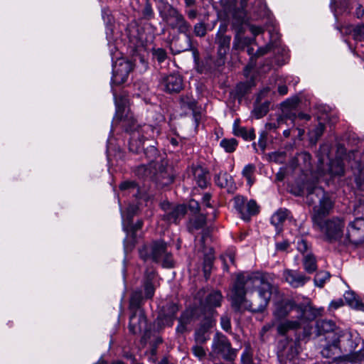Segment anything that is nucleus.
<instances>
[{
	"mask_svg": "<svg viewBox=\"0 0 364 364\" xmlns=\"http://www.w3.org/2000/svg\"><path fill=\"white\" fill-rule=\"evenodd\" d=\"M156 273L153 269H146L142 282L141 289L135 290L130 298L129 308L133 314L129 318V331L136 334L141 331H147V320L142 312L136 315V311L140 308L145 299L153 298L156 287L154 284Z\"/></svg>",
	"mask_w": 364,
	"mask_h": 364,
	"instance_id": "nucleus-1",
	"label": "nucleus"
},
{
	"mask_svg": "<svg viewBox=\"0 0 364 364\" xmlns=\"http://www.w3.org/2000/svg\"><path fill=\"white\" fill-rule=\"evenodd\" d=\"M271 276L260 272H245L239 273L232 285L230 293V300H235V303H240L247 292L252 291L259 288H265L272 286L270 280Z\"/></svg>",
	"mask_w": 364,
	"mask_h": 364,
	"instance_id": "nucleus-2",
	"label": "nucleus"
},
{
	"mask_svg": "<svg viewBox=\"0 0 364 364\" xmlns=\"http://www.w3.org/2000/svg\"><path fill=\"white\" fill-rule=\"evenodd\" d=\"M273 286L259 288L257 293L251 294L250 299L244 296L240 303L230 300L232 308L236 311H248L252 313H262L267 307L272 297Z\"/></svg>",
	"mask_w": 364,
	"mask_h": 364,
	"instance_id": "nucleus-3",
	"label": "nucleus"
},
{
	"mask_svg": "<svg viewBox=\"0 0 364 364\" xmlns=\"http://www.w3.org/2000/svg\"><path fill=\"white\" fill-rule=\"evenodd\" d=\"M140 257L146 261L151 259L156 263H161L164 267H173L172 254L167 250V244L162 240H156L150 245H144L139 250Z\"/></svg>",
	"mask_w": 364,
	"mask_h": 364,
	"instance_id": "nucleus-4",
	"label": "nucleus"
},
{
	"mask_svg": "<svg viewBox=\"0 0 364 364\" xmlns=\"http://www.w3.org/2000/svg\"><path fill=\"white\" fill-rule=\"evenodd\" d=\"M159 13L167 27L176 30L178 33L187 35L191 33V25L180 11L168 3L159 8Z\"/></svg>",
	"mask_w": 364,
	"mask_h": 364,
	"instance_id": "nucleus-5",
	"label": "nucleus"
},
{
	"mask_svg": "<svg viewBox=\"0 0 364 364\" xmlns=\"http://www.w3.org/2000/svg\"><path fill=\"white\" fill-rule=\"evenodd\" d=\"M316 194L319 198V203L314 207V212L311 216L313 224L318 223L326 219L333 208L332 200L326 195L323 189L314 185L306 187V197L308 201L314 203L313 195Z\"/></svg>",
	"mask_w": 364,
	"mask_h": 364,
	"instance_id": "nucleus-6",
	"label": "nucleus"
},
{
	"mask_svg": "<svg viewBox=\"0 0 364 364\" xmlns=\"http://www.w3.org/2000/svg\"><path fill=\"white\" fill-rule=\"evenodd\" d=\"M345 222L343 218L333 217L313 224V228L319 231L323 239L329 242L338 241L343 235Z\"/></svg>",
	"mask_w": 364,
	"mask_h": 364,
	"instance_id": "nucleus-7",
	"label": "nucleus"
},
{
	"mask_svg": "<svg viewBox=\"0 0 364 364\" xmlns=\"http://www.w3.org/2000/svg\"><path fill=\"white\" fill-rule=\"evenodd\" d=\"M122 126L127 132L130 134L129 149L130 151L138 154L142 150L144 145L143 130L131 114H127L124 117H120Z\"/></svg>",
	"mask_w": 364,
	"mask_h": 364,
	"instance_id": "nucleus-8",
	"label": "nucleus"
},
{
	"mask_svg": "<svg viewBox=\"0 0 364 364\" xmlns=\"http://www.w3.org/2000/svg\"><path fill=\"white\" fill-rule=\"evenodd\" d=\"M210 355L232 361L237 356V350L232 347L230 341L225 335L217 332L213 338Z\"/></svg>",
	"mask_w": 364,
	"mask_h": 364,
	"instance_id": "nucleus-9",
	"label": "nucleus"
},
{
	"mask_svg": "<svg viewBox=\"0 0 364 364\" xmlns=\"http://www.w3.org/2000/svg\"><path fill=\"white\" fill-rule=\"evenodd\" d=\"M164 211L162 219L168 224H178L187 213V208L183 204H172L164 202L161 204Z\"/></svg>",
	"mask_w": 364,
	"mask_h": 364,
	"instance_id": "nucleus-10",
	"label": "nucleus"
},
{
	"mask_svg": "<svg viewBox=\"0 0 364 364\" xmlns=\"http://www.w3.org/2000/svg\"><path fill=\"white\" fill-rule=\"evenodd\" d=\"M144 154L147 159L149 164L148 165L142 164L139 166L136 169V174L139 177H149L152 178L153 172L154 171V167L159 157L157 149L154 146H149L144 149Z\"/></svg>",
	"mask_w": 364,
	"mask_h": 364,
	"instance_id": "nucleus-11",
	"label": "nucleus"
},
{
	"mask_svg": "<svg viewBox=\"0 0 364 364\" xmlns=\"http://www.w3.org/2000/svg\"><path fill=\"white\" fill-rule=\"evenodd\" d=\"M346 238L349 242L358 245L364 242V218H358L347 228Z\"/></svg>",
	"mask_w": 364,
	"mask_h": 364,
	"instance_id": "nucleus-12",
	"label": "nucleus"
},
{
	"mask_svg": "<svg viewBox=\"0 0 364 364\" xmlns=\"http://www.w3.org/2000/svg\"><path fill=\"white\" fill-rule=\"evenodd\" d=\"M160 86L167 93H178L183 88V77L175 73L164 75L160 80Z\"/></svg>",
	"mask_w": 364,
	"mask_h": 364,
	"instance_id": "nucleus-13",
	"label": "nucleus"
},
{
	"mask_svg": "<svg viewBox=\"0 0 364 364\" xmlns=\"http://www.w3.org/2000/svg\"><path fill=\"white\" fill-rule=\"evenodd\" d=\"M321 353L323 358H331L333 361L343 360L350 362H357L364 359V353H362L361 355L355 353L352 355L340 356V348L336 343L326 346L322 349Z\"/></svg>",
	"mask_w": 364,
	"mask_h": 364,
	"instance_id": "nucleus-14",
	"label": "nucleus"
},
{
	"mask_svg": "<svg viewBox=\"0 0 364 364\" xmlns=\"http://www.w3.org/2000/svg\"><path fill=\"white\" fill-rule=\"evenodd\" d=\"M282 276L285 282L295 289L304 287L311 279L304 273L290 269H284Z\"/></svg>",
	"mask_w": 364,
	"mask_h": 364,
	"instance_id": "nucleus-15",
	"label": "nucleus"
},
{
	"mask_svg": "<svg viewBox=\"0 0 364 364\" xmlns=\"http://www.w3.org/2000/svg\"><path fill=\"white\" fill-rule=\"evenodd\" d=\"M225 26H220L216 33L215 42L218 44V55L220 58H223L230 50L231 36L225 35Z\"/></svg>",
	"mask_w": 364,
	"mask_h": 364,
	"instance_id": "nucleus-16",
	"label": "nucleus"
},
{
	"mask_svg": "<svg viewBox=\"0 0 364 364\" xmlns=\"http://www.w3.org/2000/svg\"><path fill=\"white\" fill-rule=\"evenodd\" d=\"M133 70L132 64L129 61L119 63L118 68L113 70L112 82L115 85H120L127 81L129 73Z\"/></svg>",
	"mask_w": 364,
	"mask_h": 364,
	"instance_id": "nucleus-17",
	"label": "nucleus"
},
{
	"mask_svg": "<svg viewBox=\"0 0 364 364\" xmlns=\"http://www.w3.org/2000/svg\"><path fill=\"white\" fill-rule=\"evenodd\" d=\"M152 179L163 186H168L173 181V177L167 171L166 167L163 164L156 161L154 165Z\"/></svg>",
	"mask_w": 364,
	"mask_h": 364,
	"instance_id": "nucleus-18",
	"label": "nucleus"
},
{
	"mask_svg": "<svg viewBox=\"0 0 364 364\" xmlns=\"http://www.w3.org/2000/svg\"><path fill=\"white\" fill-rule=\"evenodd\" d=\"M189 177H192L196 183L204 188L208 185V171L200 166H192L189 170Z\"/></svg>",
	"mask_w": 364,
	"mask_h": 364,
	"instance_id": "nucleus-19",
	"label": "nucleus"
},
{
	"mask_svg": "<svg viewBox=\"0 0 364 364\" xmlns=\"http://www.w3.org/2000/svg\"><path fill=\"white\" fill-rule=\"evenodd\" d=\"M296 306H298V305L292 300H287L277 304L273 312L274 319L279 321L286 318L294 309H296Z\"/></svg>",
	"mask_w": 364,
	"mask_h": 364,
	"instance_id": "nucleus-20",
	"label": "nucleus"
},
{
	"mask_svg": "<svg viewBox=\"0 0 364 364\" xmlns=\"http://www.w3.org/2000/svg\"><path fill=\"white\" fill-rule=\"evenodd\" d=\"M214 179L215 184L222 188H226L228 191H233L235 189L232 177L226 171H220L215 176Z\"/></svg>",
	"mask_w": 364,
	"mask_h": 364,
	"instance_id": "nucleus-21",
	"label": "nucleus"
},
{
	"mask_svg": "<svg viewBox=\"0 0 364 364\" xmlns=\"http://www.w3.org/2000/svg\"><path fill=\"white\" fill-rule=\"evenodd\" d=\"M301 323L297 318L296 320H284L277 322V331L280 336H285L289 331L297 330L301 328Z\"/></svg>",
	"mask_w": 364,
	"mask_h": 364,
	"instance_id": "nucleus-22",
	"label": "nucleus"
},
{
	"mask_svg": "<svg viewBox=\"0 0 364 364\" xmlns=\"http://www.w3.org/2000/svg\"><path fill=\"white\" fill-rule=\"evenodd\" d=\"M240 120L236 119L234 122L232 130L233 134L237 136H240L246 141H251L255 139V134L253 128L247 129L245 127H241L239 124Z\"/></svg>",
	"mask_w": 364,
	"mask_h": 364,
	"instance_id": "nucleus-23",
	"label": "nucleus"
},
{
	"mask_svg": "<svg viewBox=\"0 0 364 364\" xmlns=\"http://www.w3.org/2000/svg\"><path fill=\"white\" fill-rule=\"evenodd\" d=\"M326 172L331 176H342L345 173V166L342 159L336 158L329 161Z\"/></svg>",
	"mask_w": 364,
	"mask_h": 364,
	"instance_id": "nucleus-24",
	"label": "nucleus"
},
{
	"mask_svg": "<svg viewBox=\"0 0 364 364\" xmlns=\"http://www.w3.org/2000/svg\"><path fill=\"white\" fill-rule=\"evenodd\" d=\"M296 310L299 313L298 318L301 322L302 320H314L317 316V311L311 306L300 304L296 306Z\"/></svg>",
	"mask_w": 364,
	"mask_h": 364,
	"instance_id": "nucleus-25",
	"label": "nucleus"
},
{
	"mask_svg": "<svg viewBox=\"0 0 364 364\" xmlns=\"http://www.w3.org/2000/svg\"><path fill=\"white\" fill-rule=\"evenodd\" d=\"M184 13L188 19L193 21L200 16V11L197 5V0H183Z\"/></svg>",
	"mask_w": 364,
	"mask_h": 364,
	"instance_id": "nucleus-26",
	"label": "nucleus"
},
{
	"mask_svg": "<svg viewBox=\"0 0 364 364\" xmlns=\"http://www.w3.org/2000/svg\"><path fill=\"white\" fill-rule=\"evenodd\" d=\"M343 297L347 304L352 309L364 311V304L356 296L353 291H346L344 294Z\"/></svg>",
	"mask_w": 364,
	"mask_h": 364,
	"instance_id": "nucleus-27",
	"label": "nucleus"
},
{
	"mask_svg": "<svg viewBox=\"0 0 364 364\" xmlns=\"http://www.w3.org/2000/svg\"><path fill=\"white\" fill-rule=\"evenodd\" d=\"M302 265L307 274H313L318 268L316 257L311 253H306L303 257Z\"/></svg>",
	"mask_w": 364,
	"mask_h": 364,
	"instance_id": "nucleus-28",
	"label": "nucleus"
},
{
	"mask_svg": "<svg viewBox=\"0 0 364 364\" xmlns=\"http://www.w3.org/2000/svg\"><path fill=\"white\" fill-rule=\"evenodd\" d=\"M289 211L287 209H279L272 215L271 218V223L274 225L277 230H280L282 224L289 216Z\"/></svg>",
	"mask_w": 364,
	"mask_h": 364,
	"instance_id": "nucleus-29",
	"label": "nucleus"
},
{
	"mask_svg": "<svg viewBox=\"0 0 364 364\" xmlns=\"http://www.w3.org/2000/svg\"><path fill=\"white\" fill-rule=\"evenodd\" d=\"M173 44L178 53L189 50L192 46L190 33L187 35H184V38L181 40L179 38L175 40Z\"/></svg>",
	"mask_w": 364,
	"mask_h": 364,
	"instance_id": "nucleus-30",
	"label": "nucleus"
},
{
	"mask_svg": "<svg viewBox=\"0 0 364 364\" xmlns=\"http://www.w3.org/2000/svg\"><path fill=\"white\" fill-rule=\"evenodd\" d=\"M253 39L249 37L242 36L237 33L234 38L232 48L236 50H244L245 47L250 46Z\"/></svg>",
	"mask_w": 364,
	"mask_h": 364,
	"instance_id": "nucleus-31",
	"label": "nucleus"
},
{
	"mask_svg": "<svg viewBox=\"0 0 364 364\" xmlns=\"http://www.w3.org/2000/svg\"><path fill=\"white\" fill-rule=\"evenodd\" d=\"M244 206V213H239L243 220H249L251 215L257 214L259 211L257 203L253 200L245 203Z\"/></svg>",
	"mask_w": 364,
	"mask_h": 364,
	"instance_id": "nucleus-32",
	"label": "nucleus"
},
{
	"mask_svg": "<svg viewBox=\"0 0 364 364\" xmlns=\"http://www.w3.org/2000/svg\"><path fill=\"white\" fill-rule=\"evenodd\" d=\"M223 296L220 291L210 292L205 298V305L209 308L218 307L221 305Z\"/></svg>",
	"mask_w": 364,
	"mask_h": 364,
	"instance_id": "nucleus-33",
	"label": "nucleus"
},
{
	"mask_svg": "<svg viewBox=\"0 0 364 364\" xmlns=\"http://www.w3.org/2000/svg\"><path fill=\"white\" fill-rule=\"evenodd\" d=\"M299 102V99L294 97L288 99L282 103V112L286 117L289 118V114H292L291 112L296 108Z\"/></svg>",
	"mask_w": 364,
	"mask_h": 364,
	"instance_id": "nucleus-34",
	"label": "nucleus"
},
{
	"mask_svg": "<svg viewBox=\"0 0 364 364\" xmlns=\"http://www.w3.org/2000/svg\"><path fill=\"white\" fill-rule=\"evenodd\" d=\"M225 11L231 14L234 17L243 18L240 11H237V0H222Z\"/></svg>",
	"mask_w": 364,
	"mask_h": 364,
	"instance_id": "nucleus-35",
	"label": "nucleus"
},
{
	"mask_svg": "<svg viewBox=\"0 0 364 364\" xmlns=\"http://www.w3.org/2000/svg\"><path fill=\"white\" fill-rule=\"evenodd\" d=\"M331 277V274L328 272L326 271H319L318 272L314 279V282L315 286L322 288L326 282L329 280Z\"/></svg>",
	"mask_w": 364,
	"mask_h": 364,
	"instance_id": "nucleus-36",
	"label": "nucleus"
},
{
	"mask_svg": "<svg viewBox=\"0 0 364 364\" xmlns=\"http://www.w3.org/2000/svg\"><path fill=\"white\" fill-rule=\"evenodd\" d=\"M325 129V125L321 122L309 132L310 141L311 144H316L318 139L321 136Z\"/></svg>",
	"mask_w": 364,
	"mask_h": 364,
	"instance_id": "nucleus-37",
	"label": "nucleus"
},
{
	"mask_svg": "<svg viewBox=\"0 0 364 364\" xmlns=\"http://www.w3.org/2000/svg\"><path fill=\"white\" fill-rule=\"evenodd\" d=\"M143 221L139 220L135 224H132V220H127L126 223H124V230L127 233H132L134 236L136 232L142 228Z\"/></svg>",
	"mask_w": 364,
	"mask_h": 364,
	"instance_id": "nucleus-38",
	"label": "nucleus"
},
{
	"mask_svg": "<svg viewBox=\"0 0 364 364\" xmlns=\"http://www.w3.org/2000/svg\"><path fill=\"white\" fill-rule=\"evenodd\" d=\"M193 34L196 37L203 38L208 32V25L204 21H198L193 25Z\"/></svg>",
	"mask_w": 364,
	"mask_h": 364,
	"instance_id": "nucleus-39",
	"label": "nucleus"
},
{
	"mask_svg": "<svg viewBox=\"0 0 364 364\" xmlns=\"http://www.w3.org/2000/svg\"><path fill=\"white\" fill-rule=\"evenodd\" d=\"M206 222V215L204 214H200L198 215L193 220L190 222L189 229L193 231L195 230H199L202 228Z\"/></svg>",
	"mask_w": 364,
	"mask_h": 364,
	"instance_id": "nucleus-40",
	"label": "nucleus"
},
{
	"mask_svg": "<svg viewBox=\"0 0 364 364\" xmlns=\"http://www.w3.org/2000/svg\"><path fill=\"white\" fill-rule=\"evenodd\" d=\"M225 151L231 153L233 152L237 146V141L235 139H223L220 143Z\"/></svg>",
	"mask_w": 364,
	"mask_h": 364,
	"instance_id": "nucleus-41",
	"label": "nucleus"
},
{
	"mask_svg": "<svg viewBox=\"0 0 364 364\" xmlns=\"http://www.w3.org/2000/svg\"><path fill=\"white\" fill-rule=\"evenodd\" d=\"M255 166L254 164H249L244 167L242 171V176L247 179V183L250 186H252L254 183L252 176L255 173Z\"/></svg>",
	"mask_w": 364,
	"mask_h": 364,
	"instance_id": "nucleus-42",
	"label": "nucleus"
},
{
	"mask_svg": "<svg viewBox=\"0 0 364 364\" xmlns=\"http://www.w3.org/2000/svg\"><path fill=\"white\" fill-rule=\"evenodd\" d=\"M355 181L358 188L364 191V166L359 165L358 171L355 172Z\"/></svg>",
	"mask_w": 364,
	"mask_h": 364,
	"instance_id": "nucleus-43",
	"label": "nucleus"
},
{
	"mask_svg": "<svg viewBox=\"0 0 364 364\" xmlns=\"http://www.w3.org/2000/svg\"><path fill=\"white\" fill-rule=\"evenodd\" d=\"M208 339V331L200 327L196 330L195 340L198 343H204Z\"/></svg>",
	"mask_w": 364,
	"mask_h": 364,
	"instance_id": "nucleus-44",
	"label": "nucleus"
},
{
	"mask_svg": "<svg viewBox=\"0 0 364 364\" xmlns=\"http://www.w3.org/2000/svg\"><path fill=\"white\" fill-rule=\"evenodd\" d=\"M267 6L264 0H255L252 6V12L258 16H262L266 12Z\"/></svg>",
	"mask_w": 364,
	"mask_h": 364,
	"instance_id": "nucleus-45",
	"label": "nucleus"
},
{
	"mask_svg": "<svg viewBox=\"0 0 364 364\" xmlns=\"http://www.w3.org/2000/svg\"><path fill=\"white\" fill-rule=\"evenodd\" d=\"M181 105L183 108L194 110L196 107V102L192 97L186 95L181 97Z\"/></svg>",
	"mask_w": 364,
	"mask_h": 364,
	"instance_id": "nucleus-46",
	"label": "nucleus"
},
{
	"mask_svg": "<svg viewBox=\"0 0 364 364\" xmlns=\"http://www.w3.org/2000/svg\"><path fill=\"white\" fill-rule=\"evenodd\" d=\"M119 188L122 191H129V192H133L134 195H135V192L138 193L139 191V187L134 181H124L119 185Z\"/></svg>",
	"mask_w": 364,
	"mask_h": 364,
	"instance_id": "nucleus-47",
	"label": "nucleus"
},
{
	"mask_svg": "<svg viewBox=\"0 0 364 364\" xmlns=\"http://www.w3.org/2000/svg\"><path fill=\"white\" fill-rule=\"evenodd\" d=\"M114 97L117 107V115H119L121 112V109L127 105L128 100L126 96L117 97L115 94H114Z\"/></svg>",
	"mask_w": 364,
	"mask_h": 364,
	"instance_id": "nucleus-48",
	"label": "nucleus"
},
{
	"mask_svg": "<svg viewBox=\"0 0 364 364\" xmlns=\"http://www.w3.org/2000/svg\"><path fill=\"white\" fill-rule=\"evenodd\" d=\"M234 208L236 209V210L240 213H244V205L246 203V199L241 196H237L234 198Z\"/></svg>",
	"mask_w": 364,
	"mask_h": 364,
	"instance_id": "nucleus-49",
	"label": "nucleus"
},
{
	"mask_svg": "<svg viewBox=\"0 0 364 364\" xmlns=\"http://www.w3.org/2000/svg\"><path fill=\"white\" fill-rule=\"evenodd\" d=\"M153 56L156 60L161 63L164 62L167 58V53L163 48H156L152 50Z\"/></svg>",
	"mask_w": 364,
	"mask_h": 364,
	"instance_id": "nucleus-50",
	"label": "nucleus"
},
{
	"mask_svg": "<svg viewBox=\"0 0 364 364\" xmlns=\"http://www.w3.org/2000/svg\"><path fill=\"white\" fill-rule=\"evenodd\" d=\"M220 326L221 328L226 332L230 333L232 330V326L230 322V317L227 314L223 315L220 318Z\"/></svg>",
	"mask_w": 364,
	"mask_h": 364,
	"instance_id": "nucleus-51",
	"label": "nucleus"
},
{
	"mask_svg": "<svg viewBox=\"0 0 364 364\" xmlns=\"http://www.w3.org/2000/svg\"><path fill=\"white\" fill-rule=\"evenodd\" d=\"M214 311L212 312V315L210 316L205 317L200 323V326L208 330H209L213 326L215 323V320L213 317Z\"/></svg>",
	"mask_w": 364,
	"mask_h": 364,
	"instance_id": "nucleus-52",
	"label": "nucleus"
},
{
	"mask_svg": "<svg viewBox=\"0 0 364 364\" xmlns=\"http://www.w3.org/2000/svg\"><path fill=\"white\" fill-rule=\"evenodd\" d=\"M142 15L143 17L146 19H151L154 16V13L153 11V9L151 7V5L149 2L146 1L143 10H142Z\"/></svg>",
	"mask_w": 364,
	"mask_h": 364,
	"instance_id": "nucleus-53",
	"label": "nucleus"
},
{
	"mask_svg": "<svg viewBox=\"0 0 364 364\" xmlns=\"http://www.w3.org/2000/svg\"><path fill=\"white\" fill-rule=\"evenodd\" d=\"M297 250L302 254H305L309 250V244L307 241L304 239L300 238L297 241L296 244Z\"/></svg>",
	"mask_w": 364,
	"mask_h": 364,
	"instance_id": "nucleus-54",
	"label": "nucleus"
},
{
	"mask_svg": "<svg viewBox=\"0 0 364 364\" xmlns=\"http://www.w3.org/2000/svg\"><path fill=\"white\" fill-rule=\"evenodd\" d=\"M277 322L278 321L277 320L274 319L272 321L264 324L260 331L261 337H263L266 333H267L268 331L272 330L275 326H277Z\"/></svg>",
	"mask_w": 364,
	"mask_h": 364,
	"instance_id": "nucleus-55",
	"label": "nucleus"
},
{
	"mask_svg": "<svg viewBox=\"0 0 364 364\" xmlns=\"http://www.w3.org/2000/svg\"><path fill=\"white\" fill-rule=\"evenodd\" d=\"M192 317L193 315L191 311H185L181 314V316L178 318V323H182L188 325L191 323Z\"/></svg>",
	"mask_w": 364,
	"mask_h": 364,
	"instance_id": "nucleus-56",
	"label": "nucleus"
},
{
	"mask_svg": "<svg viewBox=\"0 0 364 364\" xmlns=\"http://www.w3.org/2000/svg\"><path fill=\"white\" fill-rule=\"evenodd\" d=\"M193 354L199 359H202L205 355V351L202 346H195L192 348Z\"/></svg>",
	"mask_w": 364,
	"mask_h": 364,
	"instance_id": "nucleus-57",
	"label": "nucleus"
},
{
	"mask_svg": "<svg viewBox=\"0 0 364 364\" xmlns=\"http://www.w3.org/2000/svg\"><path fill=\"white\" fill-rule=\"evenodd\" d=\"M258 145L261 149L262 151H264L267 146V133L265 132H262L259 134V138L258 140Z\"/></svg>",
	"mask_w": 364,
	"mask_h": 364,
	"instance_id": "nucleus-58",
	"label": "nucleus"
},
{
	"mask_svg": "<svg viewBox=\"0 0 364 364\" xmlns=\"http://www.w3.org/2000/svg\"><path fill=\"white\" fill-rule=\"evenodd\" d=\"M296 118L309 121L311 119V116L309 114H304L302 112L299 113L298 115H296L295 113H293L289 114V119H291L292 122H294V120Z\"/></svg>",
	"mask_w": 364,
	"mask_h": 364,
	"instance_id": "nucleus-59",
	"label": "nucleus"
},
{
	"mask_svg": "<svg viewBox=\"0 0 364 364\" xmlns=\"http://www.w3.org/2000/svg\"><path fill=\"white\" fill-rule=\"evenodd\" d=\"M289 247V242L287 240H283L276 243V250L277 251L284 252Z\"/></svg>",
	"mask_w": 364,
	"mask_h": 364,
	"instance_id": "nucleus-60",
	"label": "nucleus"
},
{
	"mask_svg": "<svg viewBox=\"0 0 364 364\" xmlns=\"http://www.w3.org/2000/svg\"><path fill=\"white\" fill-rule=\"evenodd\" d=\"M189 208L192 212L197 213L200 210L199 203L195 200H191L189 203Z\"/></svg>",
	"mask_w": 364,
	"mask_h": 364,
	"instance_id": "nucleus-61",
	"label": "nucleus"
},
{
	"mask_svg": "<svg viewBox=\"0 0 364 364\" xmlns=\"http://www.w3.org/2000/svg\"><path fill=\"white\" fill-rule=\"evenodd\" d=\"M138 208L136 206H129L127 209V220H132L133 216L136 214Z\"/></svg>",
	"mask_w": 364,
	"mask_h": 364,
	"instance_id": "nucleus-62",
	"label": "nucleus"
},
{
	"mask_svg": "<svg viewBox=\"0 0 364 364\" xmlns=\"http://www.w3.org/2000/svg\"><path fill=\"white\" fill-rule=\"evenodd\" d=\"M270 46H266L264 47L259 48L256 53V56L259 57L264 55V54L267 53V52L270 50Z\"/></svg>",
	"mask_w": 364,
	"mask_h": 364,
	"instance_id": "nucleus-63",
	"label": "nucleus"
},
{
	"mask_svg": "<svg viewBox=\"0 0 364 364\" xmlns=\"http://www.w3.org/2000/svg\"><path fill=\"white\" fill-rule=\"evenodd\" d=\"M210 198H211V195L210 193L204 194L202 198L203 204L206 207L211 208L210 203Z\"/></svg>",
	"mask_w": 364,
	"mask_h": 364,
	"instance_id": "nucleus-64",
	"label": "nucleus"
}]
</instances>
